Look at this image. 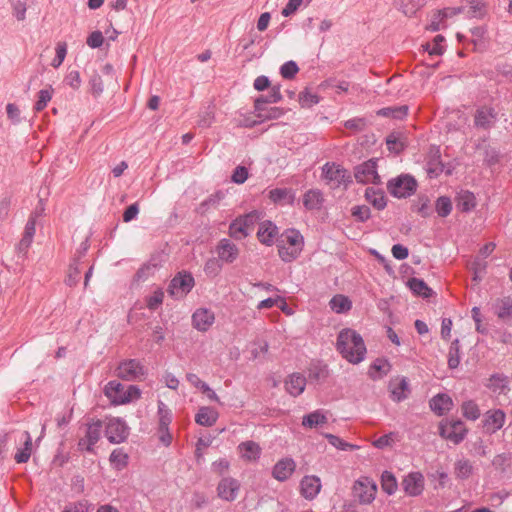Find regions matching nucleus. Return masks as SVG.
<instances>
[{"label":"nucleus","instance_id":"obj_2","mask_svg":"<svg viewBox=\"0 0 512 512\" xmlns=\"http://www.w3.org/2000/svg\"><path fill=\"white\" fill-rule=\"evenodd\" d=\"M321 178L332 189H337L341 185L347 187L352 183V177L348 170L335 162H326L322 166Z\"/></svg>","mask_w":512,"mask_h":512},{"label":"nucleus","instance_id":"obj_19","mask_svg":"<svg viewBox=\"0 0 512 512\" xmlns=\"http://www.w3.org/2000/svg\"><path fill=\"white\" fill-rule=\"evenodd\" d=\"M296 468L295 461L290 457L280 459L272 469V476L280 481L284 482L290 478Z\"/></svg>","mask_w":512,"mask_h":512},{"label":"nucleus","instance_id":"obj_27","mask_svg":"<svg viewBox=\"0 0 512 512\" xmlns=\"http://www.w3.org/2000/svg\"><path fill=\"white\" fill-rule=\"evenodd\" d=\"M407 285L416 296L428 299L434 294L433 290L423 279L412 277L408 280Z\"/></svg>","mask_w":512,"mask_h":512},{"label":"nucleus","instance_id":"obj_35","mask_svg":"<svg viewBox=\"0 0 512 512\" xmlns=\"http://www.w3.org/2000/svg\"><path fill=\"white\" fill-rule=\"evenodd\" d=\"M281 237L285 238L284 242H286L288 246H291L293 250L296 249L297 252L301 254L304 247V238L297 229H286Z\"/></svg>","mask_w":512,"mask_h":512},{"label":"nucleus","instance_id":"obj_30","mask_svg":"<svg viewBox=\"0 0 512 512\" xmlns=\"http://www.w3.org/2000/svg\"><path fill=\"white\" fill-rule=\"evenodd\" d=\"M456 207L461 212H470L476 206L475 196L472 192L468 190L460 191L456 198Z\"/></svg>","mask_w":512,"mask_h":512},{"label":"nucleus","instance_id":"obj_51","mask_svg":"<svg viewBox=\"0 0 512 512\" xmlns=\"http://www.w3.org/2000/svg\"><path fill=\"white\" fill-rule=\"evenodd\" d=\"M324 437L328 440L329 444L342 451H352L358 448L357 445L348 443L342 438L331 433H325Z\"/></svg>","mask_w":512,"mask_h":512},{"label":"nucleus","instance_id":"obj_56","mask_svg":"<svg viewBox=\"0 0 512 512\" xmlns=\"http://www.w3.org/2000/svg\"><path fill=\"white\" fill-rule=\"evenodd\" d=\"M284 113V109L279 107H265V110L255 111L256 117L261 119L262 122L265 120L278 119L282 117Z\"/></svg>","mask_w":512,"mask_h":512},{"label":"nucleus","instance_id":"obj_31","mask_svg":"<svg viewBox=\"0 0 512 512\" xmlns=\"http://www.w3.org/2000/svg\"><path fill=\"white\" fill-rule=\"evenodd\" d=\"M218 419V413L213 408L201 407L195 415V422L198 425L211 427Z\"/></svg>","mask_w":512,"mask_h":512},{"label":"nucleus","instance_id":"obj_57","mask_svg":"<svg viewBox=\"0 0 512 512\" xmlns=\"http://www.w3.org/2000/svg\"><path fill=\"white\" fill-rule=\"evenodd\" d=\"M445 41L444 36L436 35L432 43H426L423 47L429 53V55L440 56L444 53V46L442 43Z\"/></svg>","mask_w":512,"mask_h":512},{"label":"nucleus","instance_id":"obj_3","mask_svg":"<svg viewBox=\"0 0 512 512\" xmlns=\"http://www.w3.org/2000/svg\"><path fill=\"white\" fill-rule=\"evenodd\" d=\"M195 286L193 275L185 270L178 272L170 281L167 292L176 299H183Z\"/></svg>","mask_w":512,"mask_h":512},{"label":"nucleus","instance_id":"obj_17","mask_svg":"<svg viewBox=\"0 0 512 512\" xmlns=\"http://www.w3.org/2000/svg\"><path fill=\"white\" fill-rule=\"evenodd\" d=\"M390 398L400 403L408 398L410 394V386L406 377H399L396 380H391L389 383Z\"/></svg>","mask_w":512,"mask_h":512},{"label":"nucleus","instance_id":"obj_40","mask_svg":"<svg viewBox=\"0 0 512 512\" xmlns=\"http://www.w3.org/2000/svg\"><path fill=\"white\" fill-rule=\"evenodd\" d=\"M109 461L114 469L121 471L128 466L129 456L123 448H116L111 452Z\"/></svg>","mask_w":512,"mask_h":512},{"label":"nucleus","instance_id":"obj_52","mask_svg":"<svg viewBox=\"0 0 512 512\" xmlns=\"http://www.w3.org/2000/svg\"><path fill=\"white\" fill-rule=\"evenodd\" d=\"M396 4L406 16L411 17L421 7V0H396Z\"/></svg>","mask_w":512,"mask_h":512},{"label":"nucleus","instance_id":"obj_28","mask_svg":"<svg viewBox=\"0 0 512 512\" xmlns=\"http://www.w3.org/2000/svg\"><path fill=\"white\" fill-rule=\"evenodd\" d=\"M328 422L326 412L322 409H317L308 413L302 418V426L305 428H315Z\"/></svg>","mask_w":512,"mask_h":512},{"label":"nucleus","instance_id":"obj_39","mask_svg":"<svg viewBox=\"0 0 512 512\" xmlns=\"http://www.w3.org/2000/svg\"><path fill=\"white\" fill-rule=\"evenodd\" d=\"M329 306L332 311L341 314L348 312L352 308V302L347 296L337 294L331 298Z\"/></svg>","mask_w":512,"mask_h":512},{"label":"nucleus","instance_id":"obj_1","mask_svg":"<svg viewBox=\"0 0 512 512\" xmlns=\"http://www.w3.org/2000/svg\"><path fill=\"white\" fill-rule=\"evenodd\" d=\"M336 349L345 360L352 364L362 362L367 352L362 336L350 328L342 329L339 332Z\"/></svg>","mask_w":512,"mask_h":512},{"label":"nucleus","instance_id":"obj_5","mask_svg":"<svg viewBox=\"0 0 512 512\" xmlns=\"http://www.w3.org/2000/svg\"><path fill=\"white\" fill-rule=\"evenodd\" d=\"M467 433L468 430L460 419H443L439 423V435L455 445L460 444L465 439Z\"/></svg>","mask_w":512,"mask_h":512},{"label":"nucleus","instance_id":"obj_45","mask_svg":"<svg viewBox=\"0 0 512 512\" xmlns=\"http://www.w3.org/2000/svg\"><path fill=\"white\" fill-rule=\"evenodd\" d=\"M330 375L329 368L326 364L317 362L309 368V378L317 382H324Z\"/></svg>","mask_w":512,"mask_h":512},{"label":"nucleus","instance_id":"obj_41","mask_svg":"<svg viewBox=\"0 0 512 512\" xmlns=\"http://www.w3.org/2000/svg\"><path fill=\"white\" fill-rule=\"evenodd\" d=\"M495 313L504 322L512 323V299L506 297L499 300Z\"/></svg>","mask_w":512,"mask_h":512},{"label":"nucleus","instance_id":"obj_64","mask_svg":"<svg viewBox=\"0 0 512 512\" xmlns=\"http://www.w3.org/2000/svg\"><path fill=\"white\" fill-rule=\"evenodd\" d=\"M164 299V292L162 289H156L152 295L146 298V305L150 310H156L162 303Z\"/></svg>","mask_w":512,"mask_h":512},{"label":"nucleus","instance_id":"obj_62","mask_svg":"<svg viewBox=\"0 0 512 512\" xmlns=\"http://www.w3.org/2000/svg\"><path fill=\"white\" fill-rule=\"evenodd\" d=\"M415 211L423 218H427L432 215L430 201L427 196L424 195L418 198V202L415 204Z\"/></svg>","mask_w":512,"mask_h":512},{"label":"nucleus","instance_id":"obj_14","mask_svg":"<svg viewBox=\"0 0 512 512\" xmlns=\"http://www.w3.org/2000/svg\"><path fill=\"white\" fill-rule=\"evenodd\" d=\"M497 120V112L493 107L482 106L474 115V126L479 129H491Z\"/></svg>","mask_w":512,"mask_h":512},{"label":"nucleus","instance_id":"obj_55","mask_svg":"<svg viewBox=\"0 0 512 512\" xmlns=\"http://www.w3.org/2000/svg\"><path fill=\"white\" fill-rule=\"evenodd\" d=\"M274 306H278L282 311H285V307H287L285 298H283L282 296L266 298L258 303L257 309H270Z\"/></svg>","mask_w":512,"mask_h":512},{"label":"nucleus","instance_id":"obj_61","mask_svg":"<svg viewBox=\"0 0 512 512\" xmlns=\"http://www.w3.org/2000/svg\"><path fill=\"white\" fill-rule=\"evenodd\" d=\"M93 505L87 500L67 504L61 512H91Z\"/></svg>","mask_w":512,"mask_h":512},{"label":"nucleus","instance_id":"obj_18","mask_svg":"<svg viewBox=\"0 0 512 512\" xmlns=\"http://www.w3.org/2000/svg\"><path fill=\"white\" fill-rule=\"evenodd\" d=\"M214 321V313L207 308H199L192 314V325L200 332L208 331Z\"/></svg>","mask_w":512,"mask_h":512},{"label":"nucleus","instance_id":"obj_43","mask_svg":"<svg viewBox=\"0 0 512 512\" xmlns=\"http://www.w3.org/2000/svg\"><path fill=\"white\" fill-rule=\"evenodd\" d=\"M409 112L408 105L384 107L378 111V115L383 117H390L397 120L404 119Z\"/></svg>","mask_w":512,"mask_h":512},{"label":"nucleus","instance_id":"obj_47","mask_svg":"<svg viewBox=\"0 0 512 512\" xmlns=\"http://www.w3.org/2000/svg\"><path fill=\"white\" fill-rule=\"evenodd\" d=\"M461 411L463 416L471 421H476L481 415L478 404L473 400L464 401L461 405Z\"/></svg>","mask_w":512,"mask_h":512},{"label":"nucleus","instance_id":"obj_4","mask_svg":"<svg viewBox=\"0 0 512 512\" xmlns=\"http://www.w3.org/2000/svg\"><path fill=\"white\" fill-rule=\"evenodd\" d=\"M417 189V181L408 174H402L396 178H392L387 183L388 192L396 198H407L415 193Z\"/></svg>","mask_w":512,"mask_h":512},{"label":"nucleus","instance_id":"obj_32","mask_svg":"<svg viewBox=\"0 0 512 512\" xmlns=\"http://www.w3.org/2000/svg\"><path fill=\"white\" fill-rule=\"evenodd\" d=\"M365 199L377 210H383L387 205L384 192L373 187L366 188Z\"/></svg>","mask_w":512,"mask_h":512},{"label":"nucleus","instance_id":"obj_54","mask_svg":"<svg viewBox=\"0 0 512 512\" xmlns=\"http://www.w3.org/2000/svg\"><path fill=\"white\" fill-rule=\"evenodd\" d=\"M53 95V88L49 86L48 89H42L38 92L37 101L34 104V110L40 112L44 110L47 104L51 101Z\"/></svg>","mask_w":512,"mask_h":512},{"label":"nucleus","instance_id":"obj_13","mask_svg":"<svg viewBox=\"0 0 512 512\" xmlns=\"http://www.w3.org/2000/svg\"><path fill=\"white\" fill-rule=\"evenodd\" d=\"M240 490V483L232 477L223 478L217 486V495L225 501L232 502L237 498Z\"/></svg>","mask_w":512,"mask_h":512},{"label":"nucleus","instance_id":"obj_21","mask_svg":"<svg viewBox=\"0 0 512 512\" xmlns=\"http://www.w3.org/2000/svg\"><path fill=\"white\" fill-rule=\"evenodd\" d=\"M429 407L437 416H443L452 409L453 401L448 394L438 393L430 399Z\"/></svg>","mask_w":512,"mask_h":512},{"label":"nucleus","instance_id":"obj_20","mask_svg":"<svg viewBox=\"0 0 512 512\" xmlns=\"http://www.w3.org/2000/svg\"><path fill=\"white\" fill-rule=\"evenodd\" d=\"M301 495L307 500H313L321 490L320 478L314 475L304 476L300 482Z\"/></svg>","mask_w":512,"mask_h":512},{"label":"nucleus","instance_id":"obj_6","mask_svg":"<svg viewBox=\"0 0 512 512\" xmlns=\"http://www.w3.org/2000/svg\"><path fill=\"white\" fill-rule=\"evenodd\" d=\"M104 432L111 444H121L127 440L130 428L123 419L112 417L106 423Z\"/></svg>","mask_w":512,"mask_h":512},{"label":"nucleus","instance_id":"obj_38","mask_svg":"<svg viewBox=\"0 0 512 512\" xmlns=\"http://www.w3.org/2000/svg\"><path fill=\"white\" fill-rule=\"evenodd\" d=\"M391 369V365L387 359L377 358L369 369V376L372 379H381L386 376Z\"/></svg>","mask_w":512,"mask_h":512},{"label":"nucleus","instance_id":"obj_24","mask_svg":"<svg viewBox=\"0 0 512 512\" xmlns=\"http://www.w3.org/2000/svg\"><path fill=\"white\" fill-rule=\"evenodd\" d=\"M323 203V194L319 189H309L303 195V205L306 210H320Z\"/></svg>","mask_w":512,"mask_h":512},{"label":"nucleus","instance_id":"obj_34","mask_svg":"<svg viewBox=\"0 0 512 512\" xmlns=\"http://www.w3.org/2000/svg\"><path fill=\"white\" fill-rule=\"evenodd\" d=\"M444 170V164L441 161V154L439 148L431 151V155L427 162V173L433 178L439 176Z\"/></svg>","mask_w":512,"mask_h":512},{"label":"nucleus","instance_id":"obj_42","mask_svg":"<svg viewBox=\"0 0 512 512\" xmlns=\"http://www.w3.org/2000/svg\"><path fill=\"white\" fill-rule=\"evenodd\" d=\"M123 392H125L124 386L116 380L109 381L104 388L105 396L113 405H115V401L122 398Z\"/></svg>","mask_w":512,"mask_h":512},{"label":"nucleus","instance_id":"obj_63","mask_svg":"<svg viewBox=\"0 0 512 512\" xmlns=\"http://www.w3.org/2000/svg\"><path fill=\"white\" fill-rule=\"evenodd\" d=\"M299 71L297 63L293 60L285 62L280 68V74L284 79H293Z\"/></svg>","mask_w":512,"mask_h":512},{"label":"nucleus","instance_id":"obj_44","mask_svg":"<svg viewBox=\"0 0 512 512\" xmlns=\"http://www.w3.org/2000/svg\"><path fill=\"white\" fill-rule=\"evenodd\" d=\"M157 406V414L159 417L158 429L169 428L173 418L172 411L162 400H158Z\"/></svg>","mask_w":512,"mask_h":512},{"label":"nucleus","instance_id":"obj_15","mask_svg":"<svg viewBox=\"0 0 512 512\" xmlns=\"http://www.w3.org/2000/svg\"><path fill=\"white\" fill-rule=\"evenodd\" d=\"M401 485L407 495L419 496L424 490V477L420 472H411L403 478Z\"/></svg>","mask_w":512,"mask_h":512},{"label":"nucleus","instance_id":"obj_60","mask_svg":"<svg viewBox=\"0 0 512 512\" xmlns=\"http://www.w3.org/2000/svg\"><path fill=\"white\" fill-rule=\"evenodd\" d=\"M472 34V43L474 44V50H478L484 46V36L487 33L485 26H476L470 29Z\"/></svg>","mask_w":512,"mask_h":512},{"label":"nucleus","instance_id":"obj_53","mask_svg":"<svg viewBox=\"0 0 512 512\" xmlns=\"http://www.w3.org/2000/svg\"><path fill=\"white\" fill-rule=\"evenodd\" d=\"M386 145L389 151L396 154H400L406 147L405 143L400 139L399 134L395 132L390 133L386 137Z\"/></svg>","mask_w":512,"mask_h":512},{"label":"nucleus","instance_id":"obj_50","mask_svg":"<svg viewBox=\"0 0 512 512\" xmlns=\"http://www.w3.org/2000/svg\"><path fill=\"white\" fill-rule=\"evenodd\" d=\"M277 247L279 257L284 262H292L300 256L296 249L293 250L291 246H286L284 240L279 241L277 243Z\"/></svg>","mask_w":512,"mask_h":512},{"label":"nucleus","instance_id":"obj_16","mask_svg":"<svg viewBox=\"0 0 512 512\" xmlns=\"http://www.w3.org/2000/svg\"><path fill=\"white\" fill-rule=\"evenodd\" d=\"M216 252L219 260L228 264L233 263L239 256V248L227 238L219 240L216 246Z\"/></svg>","mask_w":512,"mask_h":512},{"label":"nucleus","instance_id":"obj_49","mask_svg":"<svg viewBox=\"0 0 512 512\" xmlns=\"http://www.w3.org/2000/svg\"><path fill=\"white\" fill-rule=\"evenodd\" d=\"M381 486L385 493L392 495L397 490V480L393 473L384 471L381 476Z\"/></svg>","mask_w":512,"mask_h":512},{"label":"nucleus","instance_id":"obj_48","mask_svg":"<svg viewBox=\"0 0 512 512\" xmlns=\"http://www.w3.org/2000/svg\"><path fill=\"white\" fill-rule=\"evenodd\" d=\"M452 201L448 196H440L437 198L435 202V211L438 216L441 218H445L450 215L452 211Z\"/></svg>","mask_w":512,"mask_h":512},{"label":"nucleus","instance_id":"obj_11","mask_svg":"<svg viewBox=\"0 0 512 512\" xmlns=\"http://www.w3.org/2000/svg\"><path fill=\"white\" fill-rule=\"evenodd\" d=\"M505 420L506 414L502 409H491L484 414L482 425L486 433L494 434L504 426Z\"/></svg>","mask_w":512,"mask_h":512},{"label":"nucleus","instance_id":"obj_8","mask_svg":"<svg viewBox=\"0 0 512 512\" xmlns=\"http://www.w3.org/2000/svg\"><path fill=\"white\" fill-rule=\"evenodd\" d=\"M117 376L125 381H135L146 374L145 367L138 359H127L116 368Z\"/></svg>","mask_w":512,"mask_h":512},{"label":"nucleus","instance_id":"obj_37","mask_svg":"<svg viewBox=\"0 0 512 512\" xmlns=\"http://www.w3.org/2000/svg\"><path fill=\"white\" fill-rule=\"evenodd\" d=\"M238 448L241 452L242 458L248 461H256L260 458L261 448L259 444L254 441L242 442L239 444Z\"/></svg>","mask_w":512,"mask_h":512},{"label":"nucleus","instance_id":"obj_9","mask_svg":"<svg viewBox=\"0 0 512 512\" xmlns=\"http://www.w3.org/2000/svg\"><path fill=\"white\" fill-rule=\"evenodd\" d=\"M377 487L368 478L359 479L354 483L353 493L361 504H370L376 496Z\"/></svg>","mask_w":512,"mask_h":512},{"label":"nucleus","instance_id":"obj_36","mask_svg":"<svg viewBox=\"0 0 512 512\" xmlns=\"http://www.w3.org/2000/svg\"><path fill=\"white\" fill-rule=\"evenodd\" d=\"M245 222L238 217L231 221L228 228V235L236 240L241 241L250 235L249 230L245 227Z\"/></svg>","mask_w":512,"mask_h":512},{"label":"nucleus","instance_id":"obj_26","mask_svg":"<svg viewBox=\"0 0 512 512\" xmlns=\"http://www.w3.org/2000/svg\"><path fill=\"white\" fill-rule=\"evenodd\" d=\"M268 198L275 204H281L283 202L293 204L295 193L291 188H274L269 191Z\"/></svg>","mask_w":512,"mask_h":512},{"label":"nucleus","instance_id":"obj_22","mask_svg":"<svg viewBox=\"0 0 512 512\" xmlns=\"http://www.w3.org/2000/svg\"><path fill=\"white\" fill-rule=\"evenodd\" d=\"M306 387V378L301 373L289 375L285 381L286 391L293 397L301 395Z\"/></svg>","mask_w":512,"mask_h":512},{"label":"nucleus","instance_id":"obj_59","mask_svg":"<svg viewBox=\"0 0 512 512\" xmlns=\"http://www.w3.org/2000/svg\"><path fill=\"white\" fill-rule=\"evenodd\" d=\"M352 217L358 222H366L371 217V210L366 205H356L351 208Z\"/></svg>","mask_w":512,"mask_h":512},{"label":"nucleus","instance_id":"obj_10","mask_svg":"<svg viewBox=\"0 0 512 512\" xmlns=\"http://www.w3.org/2000/svg\"><path fill=\"white\" fill-rule=\"evenodd\" d=\"M376 163L373 160H369L355 167L354 176L358 183H374L380 182V177L377 173Z\"/></svg>","mask_w":512,"mask_h":512},{"label":"nucleus","instance_id":"obj_7","mask_svg":"<svg viewBox=\"0 0 512 512\" xmlns=\"http://www.w3.org/2000/svg\"><path fill=\"white\" fill-rule=\"evenodd\" d=\"M86 426L85 436L79 439L77 445L80 451L92 453L94 452L95 444L101 438L103 423L100 419H97L87 423Z\"/></svg>","mask_w":512,"mask_h":512},{"label":"nucleus","instance_id":"obj_25","mask_svg":"<svg viewBox=\"0 0 512 512\" xmlns=\"http://www.w3.org/2000/svg\"><path fill=\"white\" fill-rule=\"evenodd\" d=\"M488 381L487 387L493 392L506 395L510 391L509 377L504 374H492Z\"/></svg>","mask_w":512,"mask_h":512},{"label":"nucleus","instance_id":"obj_29","mask_svg":"<svg viewBox=\"0 0 512 512\" xmlns=\"http://www.w3.org/2000/svg\"><path fill=\"white\" fill-rule=\"evenodd\" d=\"M24 446L15 453L14 459L16 463L22 464L29 461L32 453V437L28 431L22 433Z\"/></svg>","mask_w":512,"mask_h":512},{"label":"nucleus","instance_id":"obj_58","mask_svg":"<svg viewBox=\"0 0 512 512\" xmlns=\"http://www.w3.org/2000/svg\"><path fill=\"white\" fill-rule=\"evenodd\" d=\"M140 397H141V390L135 385H130L125 390V392H123L122 398L115 401V405L126 404L133 400L139 399Z\"/></svg>","mask_w":512,"mask_h":512},{"label":"nucleus","instance_id":"obj_12","mask_svg":"<svg viewBox=\"0 0 512 512\" xmlns=\"http://www.w3.org/2000/svg\"><path fill=\"white\" fill-rule=\"evenodd\" d=\"M279 228L275 223L270 220H265L259 223L257 231V239L265 246H272L278 243Z\"/></svg>","mask_w":512,"mask_h":512},{"label":"nucleus","instance_id":"obj_23","mask_svg":"<svg viewBox=\"0 0 512 512\" xmlns=\"http://www.w3.org/2000/svg\"><path fill=\"white\" fill-rule=\"evenodd\" d=\"M282 100V95L280 92V86L276 85L271 87L269 93L267 95H261L257 97L254 101V111L265 110V104L269 103H278Z\"/></svg>","mask_w":512,"mask_h":512},{"label":"nucleus","instance_id":"obj_46","mask_svg":"<svg viewBox=\"0 0 512 512\" xmlns=\"http://www.w3.org/2000/svg\"><path fill=\"white\" fill-rule=\"evenodd\" d=\"M460 341L459 339H454L451 342L448 352V367L450 369H456L461 361V352H460Z\"/></svg>","mask_w":512,"mask_h":512},{"label":"nucleus","instance_id":"obj_33","mask_svg":"<svg viewBox=\"0 0 512 512\" xmlns=\"http://www.w3.org/2000/svg\"><path fill=\"white\" fill-rule=\"evenodd\" d=\"M462 10L469 18L481 19L486 14L483 0H467V4L462 6Z\"/></svg>","mask_w":512,"mask_h":512}]
</instances>
